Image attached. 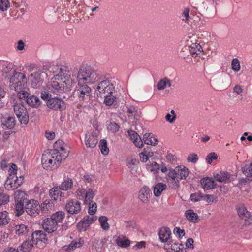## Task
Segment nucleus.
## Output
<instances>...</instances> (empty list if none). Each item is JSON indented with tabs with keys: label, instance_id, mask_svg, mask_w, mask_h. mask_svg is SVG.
I'll use <instances>...</instances> for the list:
<instances>
[{
	"label": "nucleus",
	"instance_id": "obj_10",
	"mask_svg": "<svg viewBox=\"0 0 252 252\" xmlns=\"http://www.w3.org/2000/svg\"><path fill=\"white\" fill-rule=\"evenodd\" d=\"M46 105L50 109L54 111H62L66 108L65 102L61 98L57 97H52L48 100Z\"/></svg>",
	"mask_w": 252,
	"mask_h": 252
},
{
	"label": "nucleus",
	"instance_id": "obj_14",
	"mask_svg": "<svg viewBox=\"0 0 252 252\" xmlns=\"http://www.w3.org/2000/svg\"><path fill=\"white\" fill-rule=\"evenodd\" d=\"M14 177L11 178H8L5 183V188L8 190H12L16 189L20 186H21L23 182L24 178L23 176H21L19 178L16 176L15 179Z\"/></svg>",
	"mask_w": 252,
	"mask_h": 252
},
{
	"label": "nucleus",
	"instance_id": "obj_31",
	"mask_svg": "<svg viewBox=\"0 0 252 252\" xmlns=\"http://www.w3.org/2000/svg\"><path fill=\"white\" fill-rule=\"evenodd\" d=\"M16 234L19 235H28L29 232V228L24 224L17 225L15 226Z\"/></svg>",
	"mask_w": 252,
	"mask_h": 252
},
{
	"label": "nucleus",
	"instance_id": "obj_49",
	"mask_svg": "<svg viewBox=\"0 0 252 252\" xmlns=\"http://www.w3.org/2000/svg\"><path fill=\"white\" fill-rule=\"evenodd\" d=\"M89 204L88 213L90 215H93L95 213L97 205L95 202L92 201L88 202Z\"/></svg>",
	"mask_w": 252,
	"mask_h": 252
},
{
	"label": "nucleus",
	"instance_id": "obj_21",
	"mask_svg": "<svg viewBox=\"0 0 252 252\" xmlns=\"http://www.w3.org/2000/svg\"><path fill=\"white\" fill-rule=\"evenodd\" d=\"M16 72L13 65L11 63H6L2 66V75H4L5 77L9 78V77H11L12 75Z\"/></svg>",
	"mask_w": 252,
	"mask_h": 252
},
{
	"label": "nucleus",
	"instance_id": "obj_34",
	"mask_svg": "<svg viewBox=\"0 0 252 252\" xmlns=\"http://www.w3.org/2000/svg\"><path fill=\"white\" fill-rule=\"evenodd\" d=\"M113 94H105L102 97L104 98L103 103L106 106H111L116 101V96Z\"/></svg>",
	"mask_w": 252,
	"mask_h": 252
},
{
	"label": "nucleus",
	"instance_id": "obj_51",
	"mask_svg": "<svg viewBox=\"0 0 252 252\" xmlns=\"http://www.w3.org/2000/svg\"><path fill=\"white\" fill-rule=\"evenodd\" d=\"M9 4L8 0H0V10L3 12L7 11Z\"/></svg>",
	"mask_w": 252,
	"mask_h": 252
},
{
	"label": "nucleus",
	"instance_id": "obj_29",
	"mask_svg": "<svg viewBox=\"0 0 252 252\" xmlns=\"http://www.w3.org/2000/svg\"><path fill=\"white\" fill-rule=\"evenodd\" d=\"M72 185L73 181L72 179L69 177H65L59 187L62 190L67 191L71 188Z\"/></svg>",
	"mask_w": 252,
	"mask_h": 252
},
{
	"label": "nucleus",
	"instance_id": "obj_11",
	"mask_svg": "<svg viewBox=\"0 0 252 252\" xmlns=\"http://www.w3.org/2000/svg\"><path fill=\"white\" fill-rule=\"evenodd\" d=\"M67 145L62 140H58L54 144V149L52 151H56L58 153V157H60L63 160L65 159L68 155V150L66 148Z\"/></svg>",
	"mask_w": 252,
	"mask_h": 252
},
{
	"label": "nucleus",
	"instance_id": "obj_43",
	"mask_svg": "<svg viewBox=\"0 0 252 252\" xmlns=\"http://www.w3.org/2000/svg\"><path fill=\"white\" fill-rule=\"evenodd\" d=\"M8 214L6 211L0 212V225H5L8 223L9 219L8 218Z\"/></svg>",
	"mask_w": 252,
	"mask_h": 252
},
{
	"label": "nucleus",
	"instance_id": "obj_23",
	"mask_svg": "<svg viewBox=\"0 0 252 252\" xmlns=\"http://www.w3.org/2000/svg\"><path fill=\"white\" fill-rule=\"evenodd\" d=\"M177 179H185L189 175V170L184 166H178L176 167Z\"/></svg>",
	"mask_w": 252,
	"mask_h": 252
},
{
	"label": "nucleus",
	"instance_id": "obj_41",
	"mask_svg": "<svg viewBox=\"0 0 252 252\" xmlns=\"http://www.w3.org/2000/svg\"><path fill=\"white\" fill-rule=\"evenodd\" d=\"M242 171L247 177H252V163L243 166Z\"/></svg>",
	"mask_w": 252,
	"mask_h": 252
},
{
	"label": "nucleus",
	"instance_id": "obj_46",
	"mask_svg": "<svg viewBox=\"0 0 252 252\" xmlns=\"http://www.w3.org/2000/svg\"><path fill=\"white\" fill-rule=\"evenodd\" d=\"M97 220L96 216H89L87 215L85 216L80 221L85 223H88V226L94 223Z\"/></svg>",
	"mask_w": 252,
	"mask_h": 252
},
{
	"label": "nucleus",
	"instance_id": "obj_32",
	"mask_svg": "<svg viewBox=\"0 0 252 252\" xmlns=\"http://www.w3.org/2000/svg\"><path fill=\"white\" fill-rule=\"evenodd\" d=\"M214 178L216 181L220 182H225L227 181L230 178L229 174L226 172H220L219 173H217L214 176Z\"/></svg>",
	"mask_w": 252,
	"mask_h": 252
},
{
	"label": "nucleus",
	"instance_id": "obj_24",
	"mask_svg": "<svg viewBox=\"0 0 252 252\" xmlns=\"http://www.w3.org/2000/svg\"><path fill=\"white\" fill-rule=\"evenodd\" d=\"M83 244L84 240H82L81 238H80L78 242L73 240L68 246L66 245L63 247V249L65 251H72L77 248L80 247L83 245Z\"/></svg>",
	"mask_w": 252,
	"mask_h": 252
},
{
	"label": "nucleus",
	"instance_id": "obj_28",
	"mask_svg": "<svg viewBox=\"0 0 252 252\" xmlns=\"http://www.w3.org/2000/svg\"><path fill=\"white\" fill-rule=\"evenodd\" d=\"M65 217V213L63 211H57L54 213L50 217V219L57 225L62 222Z\"/></svg>",
	"mask_w": 252,
	"mask_h": 252
},
{
	"label": "nucleus",
	"instance_id": "obj_57",
	"mask_svg": "<svg viewBox=\"0 0 252 252\" xmlns=\"http://www.w3.org/2000/svg\"><path fill=\"white\" fill-rule=\"evenodd\" d=\"M217 155L216 153L212 152L209 154L206 158V160L208 164H211L213 160H215L217 159Z\"/></svg>",
	"mask_w": 252,
	"mask_h": 252
},
{
	"label": "nucleus",
	"instance_id": "obj_44",
	"mask_svg": "<svg viewBox=\"0 0 252 252\" xmlns=\"http://www.w3.org/2000/svg\"><path fill=\"white\" fill-rule=\"evenodd\" d=\"M24 202H15V213L16 215L19 216L23 214L24 212V209H25Z\"/></svg>",
	"mask_w": 252,
	"mask_h": 252
},
{
	"label": "nucleus",
	"instance_id": "obj_63",
	"mask_svg": "<svg viewBox=\"0 0 252 252\" xmlns=\"http://www.w3.org/2000/svg\"><path fill=\"white\" fill-rule=\"evenodd\" d=\"M168 177L169 178V180H174L175 179H177L176 172V168L174 169H169L168 172Z\"/></svg>",
	"mask_w": 252,
	"mask_h": 252
},
{
	"label": "nucleus",
	"instance_id": "obj_19",
	"mask_svg": "<svg viewBox=\"0 0 252 252\" xmlns=\"http://www.w3.org/2000/svg\"><path fill=\"white\" fill-rule=\"evenodd\" d=\"M151 193V190L146 186L142 187L138 193L139 199L144 203H148Z\"/></svg>",
	"mask_w": 252,
	"mask_h": 252
},
{
	"label": "nucleus",
	"instance_id": "obj_60",
	"mask_svg": "<svg viewBox=\"0 0 252 252\" xmlns=\"http://www.w3.org/2000/svg\"><path fill=\"white\" fill-rule=\"evenodd\" d=\"M174 234L177 236H184L186 234L185 231L179 227H176L173 230Z\"/></svg>",
	"mask_w": 252,
	"mask_h": 252
},
{
	"label": "nucleus",
	"instance_id": "obj_15",
	"mask_svg": "<svg viewBox=\"0 0 252 252\" xmlns=\"http://www.w3.org/2000/svg\"><path fill=\"white\" fill-rule=\"evenodd\" d=\"M65 209L70 214H77L81 210V204L76 199H71L66 203Z\"/></svg>",
	"mask_w": 252,
	"mask_h": 252
},
{
	"label": "nucleus",
	"instance_id": "obj_26",
	"mask_svg": "<svg viewBox=\"0 0 252 252\" xmlns=\"http://www.w3.org/2000/svg\"><path fill=\"white\" fill-rule=\"evenodd\" d=\"M49 194L52 200L57 201L59 199L61 200L63 193L59 187H55L50 190Z\"/></svg>",
	"mask_w": 252,
	"mask_h": 252
},
{
	"label": "nucleus",
	"instance_id": "obj_7",
	"mask_svg": "<svg viewBox=\"0 0 252 252\" xmlns=\"http://www.w3.org/2000/svg\"><path fill=\"white\" fill-rule=\"evenodd\" d=\"M13 109L19 121L21 124L26 125L29 120V116L27 108L22 103H15Z\"/></svg>",
	"mask_w": 252,
	"mask_h": 252
},
{
	"label": "nucleus",
	"instance_id": "obj_59",
	"mask_svg": "<svg viewBox=\"0 0 252 252\" xmlns=\"http://www.w3.org/2000/svg\"><path fill=\"white\" fill-rule=\"evenodd\" d=\"M9 196L5 193H0V206L6 204L9 201Z\"/></svg>",
	"mask_w": 252,
	"mask_h": 252
},
{
	"label": "nucleus",
	"instance_id": "obj_1",
	"mask_svg": "<svg viewBox=\"0 0 252 252\" xmlns=\"http://www.w3.org/2000/svg\"><path fill=\"white\" fill-rule=\"evenodd\" d=\"M64 69L60 68L59 73L52 78L49 89L55 93L66 92L70 90L72 84V80L70 75L63 72Z\"/></svg>",
	"mask_w": 252,
	"mask_h": 252
},
{
	"label": "nucleus",
	"instance_id": "obj_35",
	"mask_svg": "<svg viewBox=\"0 0 252 252\" xmlns=\"http://www.w3.org/2000/svg\"><path fill=\"white\" fill-rule=\"evenodd\" d=\"M125 237H117L115 240L116 244L120 247L126 248L129 246L130 241L128 239H125Z\"/></svg>",
	"mask_w": 252,
	"mask_h": 252
},
{
	"label": "nucleus",
	"instance_id": "obj_22",
	"mask_svg": "<svg viewBox=\"0 0 252 252\" xmlns=\"http://www.w3.org/2000/svg\"><path fill=\"white\" fill-rule=\"evenodd\" d=\"M172 237H159L160 240L162 242L167 243L164 246L165 249H169L170 248L174 251L179 252L182 248H180L178 246L176 243L172 244V240H171Z\"/></svg>",
	"mask_w": 252,
	"mask_h": 252
},
{
	"label": "nucleus",
	"instance_id": "obj_64",
	"mask_svg": "<svg viewBox=\"0 0 252 252\" xmlns=\"http://www.w3.org/2000/svg\"><path fill=\"white\" fill-rule=\"evenodd\" d=\"M138 161L136 159H131V160H130L128 163H127V166H128L129 168H136V166H137V164L138 163Z\"/></svg>",
	"mask_w": 252,
	"mask_h": 252
},
{
	"label": "nucleus",
	"instance_id": "obj_13",
	"mask_svg": "<svg viewBox=\"0 0 252 252\" xmlns=\"http://www.w3.org/2000/svg\"><path fill=\"white\" fill-rule=\"evenodd\" d=\"M98 133L93 130L88 131L85 135V143L87 147L94 148L98 142Z\"/></svg>",
	"mask_w": 252,
	"mask_h": 252
},
{
	"label": "nucleus",
	"instance_id": "obj_62",
	"mask_svg": "<svg viewBox=\"0 0 252 252\" xmlns=\"http://www.w3.org/2000/svg\"><path fill=\"white\" fill-rule=\"evenodd\" d=\"M146 247V242L145 241H140L136 242V244L133 247L135 250L141 249Z\"/></svg>",
	"mask_w": 252,
	"mask_h": 252
},
{
	"label": "nucleus",
	"instance_id": "obj_42",
	"mask_svg": "<svg viewBox=\"0 0 252 252\" xmlns=\"http://www.w3.org/2000/svg\"><path fill=\"white\" fill-rule=\"evenodd\" d=\"M98 220L100 224L101 227L105 230H108L109 228V225L108 223V218L106 216H100Z\"/></svg>",
	"mask_w": 252,
	"mask_h": 252
},
{
	"label": "nucleus",
	"instance_id": "obj_55",
	"mask_svg": "<svg viewBox=\"0 0 252 252\" xmlns=\"http://www.w3.org/2000/svg\"><path fill=\"white\" fill-rule=\"evenodd\" d=\"M17 167L16 165L13 163L11 164L8 170L9 177L8 178H11L12 175H15L17 174Z\"/></svg>",
	"mask_w": 252,
	"mask_h": 252
},
{
	"label": "nucleus",
	"instance_id": "obj_5",
	"mask_svg": "<svg viewBox=\"0 0 252 252\" xmlns=\"http://www.w3.org/2000/svg\"><path fill=\"white\" fill-rule=\"evenodd\" d=\"M115 91L114 83L111 80L106 79L100 81L97 85L96 90L98 97H102L105 94H113Z\"/></svg>",
	"mask_w": 252,
	"mask_h": 252
},
{
	"label": "nucleus",
	"instance_id": "obj_45",
	"mask_svg": "<svg viewBox=\"0 0 252 252\" xmlns=\"http://www.w3.org/2000/svg\"><path fill=\"white\" fill-rule=\"evenodd\" d=\"M171 231L169 227H162L158 231V236H171Z\"/></svg>",
	"mask_w": 252,
	"mask_h": 252
},
{
	"label": "nucleus",
	"instance_id": "obj_30",
	"mask_svg": "<svg viewBox=\"0 0 252 252\" xmlns=\"http://www.w3.org/2000/svg\"><path fill=\"white\" fill-rule=\"evenodd\" d=\"M167 188L165 184L158 183L154 187L153 192L155 196L159 197L161 195L162 192Z\"/></svg>",
	"mask_w": 252,
	"mask_h": 252
},
{
	"label": "nucleus",
	"instance_id": "obj_38",
	"mask_svg": "<svg viewBox=\"0 0 252 252\" xmlns=\"http://www.w3.org/2000/svg\"><path fill=\"white\" fill-rule=\"evenodd\" d=\"M27 194L25 192L17 190L15 192V202H22L25 203V200H27Z\"/></svg>",
	"mask_w": 252,
	"mask_h": 252
},
{
	"label": "nucleus",
	"instance_id": "obj_37",
	"mask_svg": "<svg viewBox=\"0 0 252 252\" xmlns=\"http://www.w3.org/2000/svg\"><path fill=\"white\" fill-rule=\"evenodd\" d=\"M151 135V133H145L143 137V142L147 145H155L158 144V140L156 138H154V141H152Z\"/></svg>",
	"mask_w": 252,
	"mask_h": 252
},
{
	"label": "nucleus",
	"instance_id": "obj_33",
	"mask_svg": "<svg viewBox=\"0 0 252 252\" xmlns=\"http://www.w3.org/2000/svg\"><path fill=\"white\" fill-rule=\"evenodd\" d=\"M185 215L187 219L190 221L196 222L197 221L198 218V215L194 212L191 209H189L185 212Z\"/></svg>",
	"mask_w": 252,
	"mask_h": 252
},
{
	"label": "nucleus",
	"instance_id": "obj_4",
	"mask_svg": "<svg viewBox=\"0 0 252 252\" xmlns=\"http://www.w3.org/2000/svg\"><path fill=\"white\" fill-rule=\"evenodd\" d=\"M58 153L56 151H51L49 153L43 154L41 158V162L43 167L48 170L53 167L57 168L60 164L63 161L58 157Z\"/></svg>",
	"mask_w": 252,
	"mask_h": 252
},
{
	"label": "nucleus",
	"instance_id": "obj_16",
	"mask_svg": "<svg viewBox=\"0 0 252 252\" xmlns=\"http://www.w3.org/2000/svg\"><path fill=\"white\" fill-rule=\"evenodd\" d=\"M42 226L44 231L48 233H51L56 231L58 227V225L50 218L44 219L42 221Z\"/></svg>",
	"mask_w": 252,
	"mask_h": 252
},
{
	"label": "nucleus",
	"instance_id": "obj_56",
	"mask_svg": "<svg viewBox=\"0 0 252 252\" xmlns=\"http://www.w3.org/2000/svg\"><path fill=\"white\" fill-rule=\"evenodd\" d=\"M86 190L83 189H78L75 192V195L80 200H84L85 196Z\"/></svg>",
	"mask_w": 252,
	"mask_h": 252
},
{
	"label": "nucleus",
	"instance_id": "obj_40",
	"mask_svg": "<svg viewBox=\"0 0 252 252\" xmlns=\"http://www.w3.org/2000/svg\"><path fill=\"white\" fill-rule=\"evenodd\" d=\"M99 146L100 149L101 153L103 155H107L109 153V148L107 147V141L105 139H101L100 141Z\"/></svg>",
	"mask_w": 252,
	"mask_h": 252
},
{
	"label": "nucleus",
	"instance_id": "obj_8",
	"mask_svg": "<svg viewBox=\"0 0 252 252\" xmlns=\"http://www.w3.org/2000/svg\"><path fill=\"white\" fill-rule=\"evenodd\" d=\"M17 96L20 99L25 100L27 103L32 107H37L40 104L39 98L33 95H30L27 90L17 93Z\"/></svg>",
	"mask_w": 252,
	"mask_h": 252
},
{
	"label": "nucleus",
	"instance_id": "obj_9",
	"mask_svg": "<svg viewBox=\"0 0 252 252\" xmlns=\"http://www.w3.org/2000/svg\"><path fill=\"white\" fill-rule=\"evenodd\" d=\"M25 210L28 215L35 217L39 214L41 207L37 201L32 199L27 202Z\"/></svg>",
	"mask_w": 252,
	"mask_h": 252
},
{
	"label": "nucleus",
	"instance_id": "obj_48",
	"mask_svg": "<svg viewBox=\"0 0 252 252\" xmlns=\"http://www.w3.org/2000/svg\"><path fill=\"white\" fill-rule=\"evenodd\" d=\"M47 237H43L42 238L36 237L34 243L38 248L43 247H44L45 244L47 242Z\"/></svg>",
	"mask_w": 252,
	"mask_h": 252
},
{
	"label": "nucleus",
	"instance_id": "obj_58",
	"mask_svg": "<svg viewBox=\"0 0 252 252\" xmlns=\"http://www.w3.org/2000/svg\"><path fill=\"white\" fill-rule=\"evenodd\" d=\"M77 227L79 231L85 232L89 227L88 223H85L80 221V222L77 224Z\"/></svg>",
	"mask_w": 252,
	"mask_h": 252
},
{
	"label": "nucleus",
	"instance_id": "obj_18",
	"mask_svg": "<svg viewBox=\"0 0 252 252\" xmlns=\"http://www.w3.org/2000/svg\"><path fill=\"white\" fill-rule=\"evenodd\" d=\"M41 73L34 72L30 75L29 79L32 87L34 88H39L43 82V79L41 77Z\"/></svg>",
	"mask_w": 252,
	"mask_h": 252
},
{
	"label": "nucleus",
	"instance_id": "obj_20",
	"mask_svg": "<svg viewBox=\"0 0 252 252\" xmlns=\"http://www.w3.org/2000/svg\"><path fill=\"white\" fill-rule=\"evenodd\" d=\"M200 183L204 189H212L216 188V184L212 178L205 177L200 180Z\"/></svg>",
	"mask_w": 252,
	"mask_h": 252
},
{
	"label": "nucleus",
	"instance_id": "obj_25",
	"mask_svg": "<svg viewBox=\"0 0 252 252\" xmlns=\"http://www.w3.org/2000/svg\"><path fill=\"white\" fill-rule=\"evenodd\" d=\"M32 241L26 240L19 246L20 250L22 252H30L32 250L33 243L35 242V237H32Z\"/></svg>",
	"mask_w": 252,
	"mask_h": 252
},
{
	"label": "nucleus",
	"instance_id": "obj_27",
	"mask_svg": "<svg viewBox=\"0 0 252 252\" xmlns=\"http://www.w3.org/2000/svg\"><path fill=\"white\" fill-rule=\"evenodd\" d=\"M189 52L193 57L200 55L203 51L202 47L197 43H192L189 47Z\"/></svg>",
	"mask_w": 252,
	"mask_h": 252
},
{
	"label": "nucleus",
	"instance_id": "obj_52",
	"mask_svg": "<svg viewBox=\"0 0 252 252\" xmlns=\"http://www.w3.org/2000/svg\"><path fill=\"white\" fill-rule=\"evenodd\" d=\"M232 69L236 71H238L240 69V62L237 58H234L232 61L231 63Z\"/></svg>",
	"mask_w": 252,
	"mask_h": 252
},
{
	"label": "nucleus",
	"instance_id": "obj_47",
	"mask_svg": "<svg viewBox=\"0 0 252 252\" xmlns=\"http://www.w3.org/2000/svg\"><path fill=\"white\" fill-rule=\"evenodd\" d=\"M203 194L200 192L192 193L190 195V200L191 201L196 202L203 200Z\"/></svg>",
	"mask_w": 252,
	"mask_h": 252
},
{
	"label": "nucleus",
	"instance_id": "obj_36",
	"mask_svg": "<svg viewBox=\"0 0 252 252\" xmlns=\"http://www.w3.org/2000/svg\"><path fill=\"white\" fill-rule=\"evenodd\" d=\"M95 195V192L93 191L92 189L89 188L86 191L85 193V196L84 200L85 204H88V202H92L93 198Z\"/></svg>",
	"mask_w": 252,
	"mask_h": 252
},
{
	"label": "nucleus",
	"instance_id": "obj_3",
	"mask_svg": "<svg viewBox=\"0 0 252 252\" xmlns=\"http://www.w3.org/2000/svg\"><path fill=\"white\" fill-rule=\"evenodd\" d=\"M9 87L17 94L26 90L27 80L24 74L17 71L9 77Z\"/></svg>",
	"mask_w": 252,
	"mask_h": 252
},
{
	"label": "nucleus",
	"instance_id": "obj_39",
	"mask_svg": "<svg viewBox=\"0 0 252 252\" xmlns=\"http://www.w3.org/2000/svg\"><path fill=\"white\" fill-rule=\"evenodd\" d=\"M171 85L170 80L167 78H164L159 81L157 85V87L158 90H161L164 89L167 86L170 87Z\"/></svg>",
	"mask_w": 252,
	"mask_h": 252
},
{
	"label": "nucleus",
	"instance_id": "obj_54",
	"mask_svg": "<svg viewBox=\"0 0 252 252\" xmlns=\"http://www.w3.org/2000/svg\"><path fill=\"white\" fill-rule=\"evenodd\" d=\"M198 160V157L196 154L192 153L188 156L187 158V161L188 162L192 163H196Z\"/></svg>",
	"mask_w": 252,
	"mask_h": 252
},
{
	"label": "nucleus",
	"instance_id": "obj_61",
	"mask_svg": "<svg viewBox=\"0 0 252 252\" xmlns=\"http://www.w3.org/2000/svg\"><path fill=\"white\" fill-rule=\"evenodd\" d=\"M41 97L43 100L46 101V102L48 101V100L52 98V94L47 91L41 92Z\"/></svg>",
	"mask_w": 252,
	"mask_h": 252
},
{
	"label": "nucleus",
	"instance_id": "obj_50",
	"mask_svg": "<svg viewBox=\"0 0 252 252\" xmlns=\"http://www.w3.org/2000/svg\"><path fill=\"white\" fill-rule=\"evenodd\" d=\"M203 200L208 203L217 202L218 201V197L214 195L203 194Z\"/></svg>",
	"mask_w": 252,
	"mask_h": 252
},
{
	"label": "nucleus",
	"instance_id": "obj_17",
	"mask_svg": "<svg viewBox=\"0 0 252 252\" xmlns=\"http://www.w3.org/2000/svg\"><path fill=\"white\" fill-rule=\"evenodd\" d=\"M0 119L3 127H4L5 128L9 129H11L14 127L15 126V117L6 114L2 115Z\"/></svg>",
	"mask_w": 252,
	"mask_h": 252
},
{
	"label": "nucleus",
	"instance_id": "obj_6",
	"mask_svg": "<svg viewBox=\"0 0 252 252\" xmlns=\"http://www.w3.org/2000/svg\"><path fill=\"white\" fill-rule=\"evenodd\" d=\"M76 93L80 101L85 103H90L91 101L92 90L87 84H80L78 82V87L76 90Z\"/></svg>",
	"mask_w": 252,
	"mask_h": 252
},
{
	"label": "nucleus",
	"instance_id": "obj_2",
	"mask_svg": "<svg viewBox=\"0 0 252 252\" xmlns=\"http://www.w3.org/2000/svg\"><path fill=\"white\" fill-rule=\"evenodd\" d=\"M103 75L100 71L95 70L90 67L81 68L79 69L77 80L80 84H92L102 79Z\"/></svg>",
	"mask_w": 252,
	"mask_h": 252
},
{
	"label": "nucleus",
	"instance_id": "obj_12",
	"mask_svg": "<svg viewBox=\"0 0 252 252\" xmlns=\"http://www.w3.org/2000/svg\"><path fill=\"white\" fill-rule=\"evenodd\" d=\"M236 209L238 216L245 220L246 225H250L252 223V216L243 204L237 205Z\"/></svg>",
	"mask_w": 252,
	"mask_h": 252
},
{
	"label": "nucleus",
	"instance_id": "obj_53",
	"mask_svg": "<svg viewBox=\"0 0 252 252\" xmlns=\"http://www.w3.org/2000/svg\"><path fill=\"white\" fill-rule=\"evenodd\" d=\"M119 125L115 122H111L108 126V128L113 133L118 132L119 130Z\"/></svg>",
	"mask_w": 252,
	"mask_h": 252
}]
</instances>
